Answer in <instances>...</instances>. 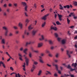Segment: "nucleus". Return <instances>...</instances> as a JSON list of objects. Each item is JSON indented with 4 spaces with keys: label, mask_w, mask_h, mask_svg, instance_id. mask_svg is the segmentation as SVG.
I'll return each instance as SVG.
<instances>
[{
    "label": "nucleus",
    "mask_w": 77,
    "mask_h": 77,
    "mask_svg": "<svg viewBox=\"0 0 77 77\" xmlns=\"http://www.w3.org/2000/svg\"><path fill=\"white\" fill-rule=\"evenodd\" d=\"M25 35H29V33L27 32L26 31H25L24 32Z\"/></svg>",
    "instance_id": "5701e85b"
},
{
    "label": "nucleus",
    "mask_w": 77,
    "mask_h": 77,
    "mask_svg": "<svg viewBox=\"0 0 77 77\" xmlns=\"http://www.w3.org/2000/svg\"><path fill=\"white\" fill-rule=\"evenodd\" d=\"M55 56L57 58V57H58V56H59V54L58 53L56 54L55 55Z\"/></svg>",
    "instance_id": "ea45409f"
},
{
    "label": "nucleus",
    "mask_w": 77,
    "mask_h": 77,
    "mask_svg": "<svg viewBox=\"0 0 77 77\" xmlns=\"http://www.w3.org/2000/svg\"><path fill=\"white\" fill-rule=\"evenodd\" d=\"M49 15V14H47L46 15H45L44 17H42V20H46V19H47V17H48Z\"/></svg>",
    "instance_id": "7ed1b4c3"
},
{
    "label": "nucleus",
    "mask_w": 77,
    "mask_h": 77,
    "mask_svg": "<svg viewBox=\"0 0 77 77\" xmlns=\"http://www.w3.org/2000/svg\"><path fill=\"white\" fill-rule=\"evenodd\" d=\"M1 43L2 44H5V39L2 38V40H1Z\"/></svg>",
    "instance_id": "ddd939ff"
},
{
    "label": "nucleus",
    "mask_w": 77,
    "mask_h": 77,
    "mask_svg": "<svg viewBox=\"0 0 77 77\" xmlns=\"http://www.w3.org/2000/svg\"><path fill=\"white\" fill-rule=\"evenodd\" d=\"M19 26L20 27V29H22V28H23V25L21 23V22H20L19 23Z\"/></svg>",
    "instance_id": "2eb2a0df"
},
{
    "label": "nucleus",
    "mask_w": 77,
    "mask_h": 77,
    "mask_svg": "<svg viewBox=\"0 0 77 77\" xmlns=\"http://www.w3.org/2000/svg\"><path fill=\"white\" fill-rule=\"evenodd\" d=\"M21 57H19V59L20 60L23 61V59H22V58H21Z\"/></svg>",
    "instance_id": "774afa93"
},
{
    "label": "nucleus",
    "mask_w": 77,
    "mask_h": 77,
    "mask_svg": "<svg viewBox=\"0 0 77 77\" xmlns=\"http://www.w3.org/2000/svg\"><path fill=\"white\" fill-rule=\"evenodd\" d=\"M20 50L21 51H23V48L21 47L20 49Z\"/></svg>",
    "instance_id": "4c0bfd02"
},
{
    "label": "nucleus",
    "mask_w": 77,
    "mask_h": 77,
    "mask_svg": "<svg viewBox=\"0 0 77 77\" xmlns=\"http://www.w3.org/2000/svg\"><path fill=\"white\" fill-rule=\"evenodd\" d=\"M60 39H61V38H57V40L58 41H60Z\"/></svg>",
    "instance_id": "4d7b16f0"
},
{
    "label": "nucleus",
    "mask_w": 77,
    "mask_h": 77,
    "mask_svg": "<svg viewBox=\"0 0 77 77\" xmlns=\"http://www.w3.org/2000/svg\"><path fill=\"white\" fill-rule=\"evenodd\" d=\"M54 61L55 62H56V63H57L58 62V60H54Z\"/></svg>",
    "instance_id": "603ef678"
},
{
    "label": "nucleus",
    "mask_w": 77,
    "mask_h": 77,
    "mask_svg": "<svg viewBox=\"0 0 77 77\" xmlns=\"http://www.w3.org/2000/svg\"><path fill=\"white\" fill-rule=\"evenodd\" d=\"M66 66L68 69H70L71 68V66H70V64H68L67 66Z\"/></svg>",
    "instance_id": "6ab92c4d"
},
{
    "label": "nucleus",
    "mask_w": 77,
    "mask_h": 77,
    "mask_svg": "<svg viewBox=\"0 0 77 77\" xmlns=\"http://www.w3.org/2000/svg\"><path fill=\"white\" fill-rule=\"evenodd\" d=\"M28 49L26 48L24 50H23V53H25L26 54H27V51H28Z\"/></svg>",
    "instance_id": "f8f14e48"
},
{
    "label": "nucleus",
    "mask_w": 77,
    "mask_h": 77,
    "mask_svg": "<svg viewBox=\"0 0 77 77\" xmlns=\"http://www.w3.org/2000/svg\"><path fill=\"white\" fill-rule=\"evenodd\" d=\"M46 22H44L43 23H42V27H44V26H45V25Z\"/></svg>",
    "instance_id": "a878e982"
},
{
    "label": "nucleus",
    "mask_w": 77,
    "mask_h": 77,
    "mask_svg": "<svg viewBox=\"0 0 77 77\" xmlns=\"http://www.w3.org/2000/svg\"><path fill=\"white\" fill-rule=\"evenodd\" d=\"M32 54L31 53V52L29 53V56L30 57H32Z\"/></svg>",
    "instance_id": "49530a36"
},
{
    "label": "nucleus",
    "mask_w": 77,
    "mask_h": 77,
    "mask_svg": "<svg viewBox=\"0 0 77 77\" xmlns=\"http://www.w3.org/2000/svg\"><path fill=\"white\" fill-rule=\"evenodd\" d=\"M47 65L48 66H49V67H51V66L48 64H47Z\"/></svg>",
    "instance_id": "3c124183"
},
{
    "label": "nucleus",
    "mask_w": 77,
    "mask_h": 77,
    "mask_svg": "<svg viewBox=\"0 0 77 77\" xmlns=\"http://www.w3.org/2000/svg\"><path fill=\"white\" fill-rule=\"evenodd\" d=\"M70 71H74V70H76V69L75 68L73 69L71 67L70 68Z\"/></svg>",
    "instance_id": "bb28decb"
},
{
    "label": "nucleus",
    "mask_w": 77,
    "mask_h": 77,
    "mask_svg": "<svg viewBox=\"0 0 77 77\" xmlns=\"http://www.w3.org/2000/svg\"><path fill=\"white\" fill-rule=\"evenodd\" d=\"M66 39H63L61 41V43L62 44H65L66 43Z\"/></svg>",
    "instance_id": "1a4fd4ad"
},
{
    "label": "nucleus",
    "mask_w": 77,
    "mask_h": 77,
    "mask_svg": "<svg viewBox=\"0 0 77 77\" xmlns=\"http://www.w3.org/2000/svg\"><path fill=\"white\" fill-rule=\"evenodd\" d=\"M3 62H2V61H1L0 62V66H1V65H2V64L3 65Z\"/></svg>",
    "instance_id": "5fc2aeb1"
},
{
    "label": "nucleus",
    "mask_w": 77,
    "mask_h": 77,
    "mask_svg": "<svg viewBox=\"0 0 77 77\" xmlns=\"http://www.w3.org/2000/svg\"><path fill=\"white\" fill-rule=\"evenodd\" d=\"M55 66L56 67V69L57 71H58V66H57V65L56 64H55Z\"/></svg>",
    "instance_id": "c756f323"
},
{
    "label": "nucleus",
    "mask_w": 77,
    "mask_h": 77,
    "mask_svg": "<svg viewBox=\"0 0 77 77\" xmlns=\"http://www.w3.org/2000/svg\"><path fill=\"white\" fill-rule=\"evenodd\" d=\"M74 39H77V35H76L74 37Z\"/></svg>",
    "instance_id": "338daca9"
},
{
    "label": "nucleus",
    "mask_w": 77,
    "mask_h": 77,
    "mask_svg": "<svg viewBox=\"0 0 77 77\" xmlns=\"http://www.w3.org/2000/svg\"><path fill=\"white\" fill-rule=\"evenodd\" d=\"M33 29V27H32V25H30L28 27V29L29 30H32Z\"/></svg>",
    "instance_id": "412c9836"
},
{
    "label": "nucleus",
    "mask_w": 77,
    "mask_h": 77,
    "mask_svg": "<svg viewBox=\"0 0 77 77\" xmlns=\"http://www.w3.org/2000/svg\"><path fill=\"white\" fill-rule=\"evenodd\" d=\"M56 23L57 24V25H59V24H60V25H61V24L60 23V22H59V21H57L56 22Z\"/></svg>",
    "instance_id": "72a5a7b5"
},
{
    "label": "nucleus",
    "mask_w": 77,
    "mask_h": 77,
    "mask_svg": "<svg viewBox=\"0 0 77 77\" xmlns=\"http://www.w3.org/2000/svg\"><path fill=\"white\" fill-rule=\"evenodd\" d=\"M41 73H42V71H41V70H39L38 74V75H40L41 74Z\"/></svg>",
    "instance_id": "b1692460"
},
{
    "label": "nucleus",
    "mask_w": 77,
    "mask_h": 77,
    "mask_svg": "<svg viewBox=\"0 0 77 77\" xmlns=\"http://www.w3.org/2000/svg\"><path fill=\"white\" fill-rule=\"evenodd\" d=\"M51 29H53V30H54L55 31H56V30H57V28L55 26H54V27L51 26L50 30H51Z\"/></svg>",
    "instance_id": "9d476101"
},
{
    "label": "nucleus",
    "mask_w": 77,
    "mask_h": 77,
    "mask_svg": "<svg viewBox=\"0 0 77 77\" xmlns=\"http://www.w3.org/2000/svg\"><path fill=\"white\" fill-rule=\"evenodd\" d=\"M3 15L5 17H7V13L6 12H4L3 13Z\"/></svg>",
    "instance_id": "7c9ffc66"
},
{
    "label": "nucleus",
    "mask_w": 77,
    "mask_h": 77,
    "mask_svg": "<svg viewBox=\"0 0 77 77\" xmlns=\"http://www.w3.org/2000/svg\"><path fill=\"white\" fill-rule=\"evenodd\" d=\"M46 53H50V51H49L46 50Z\"/></svg>",
    "instance_id": "bf43d9fd"
},
{
    "label": "nucleus",
    "mask_w": 77,
    "mask_h": 77,
    "mask_svg": "<svg viewBox=\"0 0 77 77\" xmlns=\"http://www.w3.org/2000/svg\"><path fill=\"white\" fill-rule=\"evenodd\" d=\"M58 73L60 74H61V72L60 70H58Z\"/></svg>",
    "instance_id": "e2e57ef3"
},
{
    "label": "nucleus",
    "mask_w": 77,
    "mask_h": 77,
    "mask_svg": "<svg viewBox=\"0 0 77 77\" xmlns=\"http://www.w3.org/2000/svg\"><path fill=\"white\" fill-rule=\"evenodd\" d=\"M74 5L75 6H77V2H74Z\"/></svg>",
    "instance_id": "09e8293b"
},
{
    "label": "nucleus",
    "mask_w": 77,
    "mask_h": 77,
    "mask_svg": "<svg viewBox=\"0 0 77 77\" xmlns=\"http://www.w3.org/2000/svg\"><path fill=\"white\" fill-rule=\"evenodd\" d=\"M8 6L9 7H11V6H12V4H11V3H9L8 4Z\"/></svg>",
    "instance_id": "052dcab7"
},
{
    "label": "nucleus",
    "mask_w": 77,
    "mask_h": 77,
    "mask_svg": "<svg viewBox=\"0 0 77 77\" xmlns=\"http://www.w3.org/2000/svg\"><path fill=\"white\" fill-rule=\"evenodd\" d=\"M9 36H13V33L12 32H10L9 35Z\"/></svg>",
    "instance_id": "473e14b6"
},
{
    "label": "nucleus",
    "mask_w": 77,
    "mask_h": 77,
    "mask_svg": "<svg viewBox=\"0 0 77 77\" xmlns=\"http://www.w3.org/2000/svg\"><path fill=\"white\" fill-rule=\"evenodd\" d=\"M54 76H55V77H57L58 75H57V73H55L54 74Z\"/></svg>",
    "instance_id": "c03bdc74"
},
{
    "label": "nucleus",
    "mask_w": 77,
    "mask_h": 77,
    "mask_svg": "<svg viewBox=\"0 0 77 77\" xmlns=\"http://www.w3.org/2000/svg\"><path fill=\"white\" fill-rule=\"evenodd\" d=\"M3 29H4V30H8L7 29V28L5 26L3 27Z\"/></svg>",
    "instance_id": "58836bf2"
},
{
    "label": "nucleus",
    "mask_w": 77,
    "mask_h": 77,
    "mask_svg": "<svg viewBox=\"0 0 77 77\" xmlns=\"http://www.w3.org/2000/svg\"><path fill=\"white\" fill-rule=\"evenodd\" d=\"M14 29H18V27L17 26H14Z\"/></svg>",
    "instance_id": "79ce46f5"
},
{
    "label": "nucleus",
    "mask_w": 77,
    "mask_h": 77,
    "mask_svg": "<svg viewBox=\"0 0 77 77\" xmlns=\"http://www.w3.org/2000/svg\"><path fill=\"white\" fill-rule=\"evenodd\" d=\"M23 56L24 57L26 62V66H28V64H29V58H27L26 57V55H24Z\"/></svg>",
    "instance_id": "f257e3e1"
},
{
    "label": "nucleus",
    "mask_w": 77,
    "mask_h": 77,
    "mask_svg": "<svg viewBox=\"0 0 77 77\" xmlns=\"http://www.w3.org/2000/svg\"><path fill=\"white\" fill-rule=\"evenodd\" d=\"M72 51H67V54L69 56V57H71V56L70 54H72Z\"/></svg>",
    "instance_id": "f03ea898"
},
{
    "label": "nucleus",
    "mask_w": 77,
    "mask_h": 77,
    "mask_svg": "<svg viewBox=\"0 0 77 77\" xmlns=\"http://www.w3.org/2000/svg\"><path fill=\"white\" fill-rule=\"evenodd\" d=\"M57 15L60 21H62V17L63 16L60 14H57Z\"/></svg>",
    "instance_id": "20e7f679"
},
{
    "label": "nucleus",
    "mask_w": 77,
    "mask_h": 77,
    "mask_svg": "<svg viewBox=\"0 0 77 77\" xmlns=\"http://www.w3.org/2000/svg\"><path fill=\"white\" fill-rule=\"evenodd\" d=\"M74 26H70V29H72L73 28H74Z\"/></svg>",
    "instance_id": "13d9d810"
},
{
    "label": "nucleus",
    "mask_w": 77,
    "mask_h": 77,
    "mask_svg": "<svg viewBox=\"0 0 77 77\" xmlns=\"http://www.w3.org/2000/svg\"><path fill=\"white\" fill-rule=\"evenodd\" d=\"M67 8V9H69V5H66L64 6H63L64 8Z\"/></svg>",
    "instance_id": "f3484780"
},
{
    "label": "nucleus",
    "mask_w": 77,
    "mask_h": 77,
    "mask_svg": "<svg viewBox=\"0 0 77 77\" xmlns=\"http://www.w3.org/2000/svg\"><path fill=\"white\" fill-rule=\"evenodd\" d=\"M51 50H53V49H54V47L51 46Z\"/></svg>",
    "instance_id": "0e129e2a"
},
{
    "label": "nucleus",
    "mask_w": 77,
    "mask_h": 77,
    "mask_svg": "<svg viewBox=\"0 0 77 77\" xmlns=\"http://www.w3.org/2000/svg\"><path fill=\"white\" fill-rule=\"evenodd\" d=\"M57 14H54V17H55V19L56 18V17H57Z\"/></svg>",
    "instance_id": "69168bd1"
},
{
    "label": "nucleus",
    "mask_w": 77,
    "mask_h": 77,
    "mask_svg": "<svg viewBox=\"0 0 77 77\" xmlns=\"http://www.w3.org/2000/svg\"><path fill=\"white\" fill-rule=\"evenodd\" d=\"M2 66H3L4 68H6V66H5V64H4V63H3V64H2Z\"/></svg>",
    "instance_id": "8fccbe9b"
},
{
    "label": "nucleus",
    "mask_w": 77,
    "mask_h": 77,
    "mask_svg": "<svg viewBox=\"0 0 77 77\" xmlns=\"http://www.w3.org/2000/svg\"><path fill=\"white\" fill-rule=\"evenodd\" d=\"M39 57L40 58L39 59L40 62H41V63H44V62H43V60H42V57L40 56Z\"/></svg>",
    "instance_id": "6e6552de"
},
{
    "label": "nucleus",
    "mask_w": 77,
    "mask_h": 77,
    "mask_svg": "<svg viewBox=\"0 0 77 77\" xmlns=\"http://www.w3.org/2000/svg\"><path fill=\"white\" fill-rule=\"evenodd\" d=\"M72 66L73 67H74V68H76L77 67V63H73L72 64Z\"/></svg>",
    "instance_id": "9b49d317"
},
{
    "label": "nucleus",
    "mask_w": 77,
    "mask_h": 77,
    "mask_svg": "<svg viewBox=\"0 0 77 77\" xmlns=\"http://www.w3.org/2000/svg\"><path fill=\"white\" fill-rule=\"evenodd\" d=\"M14 5L15 7H17L18 6V4L17 3L14 4Z\"/></svg>",
    "instance_id": "e433bc0d"
},
{
    "label": "nucleus",
    "mask_w": 77,
    "mask_h": 77,
    "mask_svg": "<svg viewBox=\"0 0 77 77\" xmlns=\"http://www.w3.org/2000/svg\"><path fill=\"white\" fill-rule=\"evenodd\" d=\"M33 52H35V53H39V51L38 50L34 51H33Z\"/></svg>",
    "instance_id": "a19ab883"
},
{
    "label": "nucleus",
    "mask_w": 77,
    "mask_h": 77,
    "mask_svg": "<svg viewBox=\"0 0 77 77\" xmlns=\"http://www.w3.org/2000/svg\"><path fill=\"white\" fill-rule=\"evenodd\" d=\"M41 37L42 38H40L39 40H40V41H42V40H44V35H42Z\"/></svg>",
    "instance_id": "a211bd4d"
},
{
    "label": "nucleus",
    "mask_w": 77,
    "mask_h": 77,
    "mask_svg": "<svg viewBox=\"0 0 77 77\" xmlns=\"http://www.w3.org/2000/svg\"><path fill=\"white\" fill-rule=\"evenodd\" d=\"M27 6H25V9L26 11H27Z\"/></svg>",
    "instance_id": "6e6d98bb"
},
{
    "label": "nucleus",
    "mask_w": 77,
    "mask_h": 77,
    "mask_svg": "<svg viewBox=\"0 0 77 77\" xmlns=\"http://www.w3.org/2000/svg\"><path fill=\"white\" fill-rule=\"evenodd\" d=\"M62 76H63V77H68V76H69V75L68 74L66 75V74H64V75H63Z\"/></svg>",
    "instance_id": "c85d7f7f"
},
{
    "label": "nucleus",
    "mask_w": 77,
    "mask_h": 77,
    "mask_svg": "<svg viewBox=\"0 0 77 77\" xmlns=\"http://www.w3.org/2000/svg\"><path fill=\"white\" fill-rule=\"evenodd\" d=\"M8 30H6L5 33V36H8Z\"/></svg>",
    "instance_id": "dca6fc26"
},
{
    "label": "nucleus",
    "mask_w": 77,
    "mask_h": 77,
    "mask_svg": "<svg viewBox=\"0 0 77 77\" xmlns=\"http://www.w3.org/2000/svg\"><path fill=\"white\" fill-rule=\"evenodd\" d=\"M23 71H26V69L25 68V66L24 65H23Z\"/></svg>",
    "instance_id": "c9c22d12"
},
{
    "label": "nucleus",
    "mask_w": 77,
    "mask_h": 77,
    "mask_svg": "<svg viewBox=\"0 0 77 77\" xmlns=\"http://www.w3.org/2000/svg\"><path fill=\"white\" fill-rule=\"evenodd\" d=\"M15 77H21V75H20V74H19V73H18L17 74V73H15Z\"/></svg>",
    "instance_id": "4468645a"
},
{
    "label": "nucleus",
    "mask_w": 77,
    "mask_h": 77,
    "mask_svg": "<svg viewBox=\"0 0 77 77\" xmlns=\"http://www.w3.org/2000/svg\"><path fill=\"white\" fill-rule=\"evenodd\" d=\"M38 32V30H33L32 32V34L33 36H35V34H36V33Z\"/></svg>",
    "instance_id": "423d86ee"
},
{
    "label": "nucleus",
    "mask_w": 77,
    "mask_h": 77,
    "mask_svg": "<svg viewBox=\"0 0 77 77\" xmlns=\"http://www.w3.org/2000/svg\"><path fill=\"white\" fill-rule=\"evenodd\" d=\"M60 9H61V10H63V8L62 6L60 7Z\"/></svg>",
    "instance_id": "a18cd8bd"
},
{
    "label": "nucleus",
    "mask_w": 77,
    "mask_h": 77,
    "mask_svg": "<svg viewBox=\"0 0 77 77\" xmlns=\"http://www.w3.org/2000/svg\"><path fill=\"white\" fill-rule=\"evenodd\" d=\"M49 42L50 44H53V42H52V41L51 40H50L49 41Z\"/></svg>",
    "instance_id": "393cba45"
},
{
    "label": "nucleus",
    "mask_w": 77,
    "mask_h": 77,
    "mask_svg": "<svg viewBox=\"0 0 77 77\" xmlns=\"http://www.w3.org/2000/svg\"><path fill=\"white\" fill-rule=\"evenodd\" d=\"M34 63L35 64V65H37V64H38V62L36 61H34Z\"/></svg>",
    "instance_id": "864d4df0"
},
{
    "label": "nucleus",
    "mask_w": 77,
    "mask_h": 77,
    "mask_svg": "<svg viewBox=\"0 0 77 77\" xmlns=\"http://www.w3.org/2000/svg\"><path fill=\"white\" fill-rule=\"evenodd\" d=\"M10 69L11 70V71H14V68L12 67H10Z\"/></svg>",
    "instance_id": "37998d69"
},
{
    "label": "nucleus",
    "mask_w": 77,
    "mask_h": 77,
    "mask_svg": "<svg viewBox=\"0 0 77 77\" xmlns=\"http://www.w3.org/2000/svg\"><path fill=\"white\" fill-rule=\"evenodd\" d=\"M43 45V43L42 42H40L38 44V48L41 47Z\"/></svg>",
    "instance_id": "39448f33"
},
{
    "label": "nucleus",
    "mask_w": 77,
    "mask_h": 77,
    "mask_svg": "<svg viewBox=\"0 0 77 77\" xmlns=\"http://www.w3.org/2000/svg\"><path fill=\"white\" fill-rule=\"evenodd\" d=\"M29 22V21L28 19H26V26H27V23H28Z\"/></svg>",
    "instance_id": "2f4dec72"
},
{
    "label": "nucleus",
    "mask_w": 77,
    "mask_h": 77,
    "mask_svg": "<svg viewBox=\"0 0 77 77\" xmlns=\"http://www.w3.org/2000/svg\"><path fill=\"white\" fill-rule=\"evenodd\" d=\"M67 21L68 24H69V23H70V20L69 19V18H67Z\"/></svg>",
    "instance_id": "cd10ccee"
},
{
    "label": "nucleus",
    "mask_w": 77,
    "mask_h": 77,
    "mask_svg": "<svg viewBox=\"0 0 77 77\" xmlns=\"http://www.w3.org/2000/svg\"><path fill=\"white\" fill-rule=\"evenodd\" d=\"M31 44V42H27L26 43V44L25 45V47H27L28 45H29V44Z\"/></svg>",
    "instance_id": "aec40b11"
},
{
    "label": "nucleus",
    "mask_w": 77,
    "mask_h": 77,
    "mask_svg": "<svg viewBox=\"0 0 77 77\" xmlns=\"http://www.w3.org/2000/svg\"><path fill=\"white\" fill-rule=\"evenodd\" d=\"M54 35H55V36L56 38L58 37V35H57V33H55Z\"/></svg>",
    "instance_id": "f704fd0d"
},
{
    "label": "nucleus",
    "mask_w": 77,
    "mask_h": 77,
    "mask_svg": "<svg viewBox=\"0 0 77 77\" xmlns=\"http://www.w3.org/2000/svg\"><path fill=\"white\" fill-rule=\"evenodd\" d=\"M6 53L7 55L9 57H10L11 56L10 55H9V53H8V52H6Z\"/></svg>",
    "instance_id": "de8ad7c7"
},
{
    "label": "nucleus",
    "mask_w": 77,
    "mask_h": 77,
    "mask_svg": "<svg viewBox=\"0 0 77 77\" xmlns=\"http://www.w3.org/2000/svg\"><path fill=\"white\" fill-rule=\"evenodd\" d=\"M35 68H36V66L35 65H33V67L31 68V72H33V71L35 70Z\"/></svg>",
    "instance_id": "0eeeda50"
},
{
    "label": "nucleus",
    "mask_w": 77,
    "mask_h": 77,
    "mask_svg": "<svg viewBox=\"0 0 77 77\" xmlns=\"http://www.w3.org/2000/svg\"><path fill=\"white\" fill-rule=\"evenodd\" d=\"M18 55H19V56H20V57H22V56H21V54L19 53Z\"/></svg>",
    "instance_id": "680f3d73"
},
{
    "label": "nucleus",
    "mask_w": 77,
    "mask_h": 77,
    "mask_svg": "<svg viewBox=\"0 0 77 77\" xmlns=\"http://www.w3.org/2000/svg\"><path fill=\"white\" fill-rule=\"evenodd\" d=\"M21 3H22V5H23L24 6H26V2H22Z\"/></svg>",
    "instance_id": "4be33fe9"
}]
</instances>
